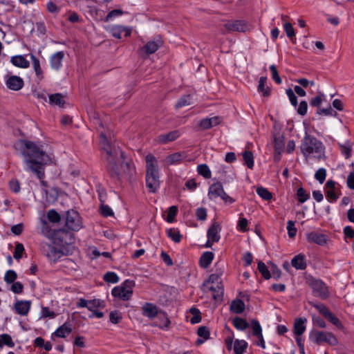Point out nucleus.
<instances>
[{
  "instance_id": "32",
  "label": "nucleus",
  "mask_w": 354,
  "mask_h": 354,
  "mask_svg": "<svg viewBox=\"0 0 354 354\" xmlns=\"http://www.w3.org/2000/svg\"><path fill=\"white\" fill-rule=\"evenodd\" d=\"M160 46V44L158 41H149L142 48V50L147 55L154 53Z\"/></svg>"
},
{
  "instance_id": "10",
  "label": "nucleus",
  "mask_w": 354,
  "mask_h": 354,
  "mask_svg": "<svg viewBox=\"0 0 354 354\" xmlns=\"http://www.w3.org/2000/svg\"><path fill=\"white\" fill-rule=\"evenodd\" d=\"M82 227V218L76 210H68V230L78 231Z\"/></svg>"
},
{
  "instance_id": "51",
  "label": "nucleus",
  "mask_w": 354,
  "mask_h": 354,
  "mask_svg": "<svg viewBox=\"0 0 354 354\" xmlns=\"http://www.w3.org/2000/svg\"><path fill=\"white\" fill-rule=\"evenodd\" d=\"M122 319V313L118 310L111 311L109 314L110 322L113 324H118Z\"/></svg>"
},
{
  "instance_id": "24",
  "label": "nucleus",
  "mask_w": 354,
  "mask_h": 354,
  "mask_svg": "<svg viewBox=\"0 0 354 354\" xmlns=\"http://www.w3.org/2000/svg\"><path fill=\"white\" fill-rule=\"evenodd\" d=\"M64 53L59 51L50 57V66L53 69L58 70L62 66V62L64 58Z\"/></svg>"
},
{
  "instance_id": "6",
  "label": "nucleus",
  "mask_w": 354,
  "mask_h": 354,
  "mask_svg": "<svg viewBox=\"0 0 354 354\" xmlns=\"http://www.w3.org/2000/svg\"><path fill=\"white\" fill-rule=\"evenodd\" d=\"M310 339L316 344L328 343L330 346H336L338 340L330 332L312 330L309 335Z\"/></svg>"
},
{
  "instance_id": "18",
  "label": "nucleus",
  "mask_w": 354,
  "mask_h": 354,
  "mask_svg": "<svg viewBox=\"0 0 354 354\" xmlns=\"http://www.w3.org/2000/svg\"><path fill=\"white\" fill-rule=\"evenodd\" d=\"M31 306L30 301H17L15 304V310L17 313L24 316L28 315Z\"/></svg>"
},
{
  "instance_id": "27",
  "label": "nucleus",
  "mask_w": 354,
  "mask_h": 354,
  "mask_svg": "<svg viewBox=\"0 0 354 354\" xmlns=\"http://www.w3.org/2000/svg\"><path fill=\"white\" fill-rule=\"evenodd\" d=\"M11 63L19 68H28L30 66L29 62L22 55H15L11 57Z\"/></svg>"
},
{
  "instance_id": "45",
  "label": "nucleus",
  "mask_w": 354,
  "mask_h": 354,
  "mask_svg": "<svg viewBox=\"0 0 354 354\" xmlns=\"http://www.w3.org/2000/svg\"><path fill=\"white\" fill-rule=\"evenodd\" d=\"M75 240V236L73 233L68 232V255L73 254L75 252H77V249L73 245Z\"/></svg>"
},
{
  "instance_id": "14",
  "label": "nucleus",
  "mask_w": 354,
  "mask_h": 354,
  "mask_svg": "<svg viewBox=\"0 0 354 354\" xmlns=\"http://www.w3.org/2000/svg\"><path fill=\"white\" fill-rule=\"evenodd\" d=\"M159 313L158 309L156 305L152 303L146 302L142 307V314L143 316L150 319L156 317Z\"/></svg>"
},
{
  "instance_id": "23",
  "label": "nucleus",
  "mask_w": 354,
  "mask_h": 354,
  "mask_svg": "<svg viewBox=\"0 0 354 354\" xmlns=\"http://www.w3.org/2000/svg\"><path fill=\"white\" fill-rule=\"evenodd\" d=\"M208 290L212 292V297L215 301L223 300L224 289L221 283L217 284L216 287L211 285L208 287Z\"/></svg>"
},
{
  "instance_id": "60",
  "label": "nucleus",
  "mask_w": 354,
  "mask_h": 354,
  "mask_svg": "<svg viewBox=\"0 0 354 354\" xmlns=\"http://www.w3.org/2000/svg\"><path fill=\"white\" fill-rule=\"evenodd\" d=\"M66 334V322L63 324L53 333V336L57 337H65Z\"/></svg>"
},
{
  "instance_id": "28",
  "label": "nucleus",
  "mask_w": 354,
  "mask_h": 354,
  "mask_svg": "<svg viewBox=\"0 0 354 354\" xmlns=\"http://www.w3.org/2000/svg\"><path fill=\"white\" fill-rule=\"evenodd\" d=\"M45 193L46 201L48 203H53L58 198V191L53 187L45 188L43 189Z\"/></svg>"
},
{
  "instance_id": "44",
  "label": "nucleus",
  "mask_w": 354,
  "mask_h": 354,
  "mask_svg": "<svg viewBox=\"0 0 354 354\" xmlns=\"http://www.w3.org/2000/svg\"><path fill=\"white\" fill-rule=\"evenodd\" d=\"M103 279L107 283H116L119 281V277L113 272H107L104 274Z\"/></svg>"
},
{
  "instance_id": "31",
  "label": "nucleus",
  "mask_w": 354,
  "mask_h": 354,
  "mask_svg": "<svg viewBox=\"0 0 354 354\" xmlns=\"http://www.w3.org/2000/svg\"><path fill=\"white\" fill-rule=\"evenodd\" d=\"M245 310V304L240 299L232 301L230 305V310L236 314L242 313Z\"/></svg>"
},
{
  "instance_id": "59",
  "label": "nucleus",
  "mask_w": 354,
  "mask_h": 354,
  "mask_svg": "<svg viewBox=\"0 0 354 354\" xmlns=\"http://www.w3.org/2000/svg\"><path fill=\"white\" fill-rule=\"evenodd\" d=\"M197 334L199 337L207 339L209 337V330L207 326H201L198 328Z\"/></svg>"
},
{
  "instance_id": "33",
  "label": "nucleus",
  "mask_w": 354,
  "mask_h": 354,
  "mask_svg": "<svg viewBox=\"0 0 354 354\" xmlns=\"http://www.w3.org/2000/svg\"><path fill=\"white\" fill-rule=\"evenodd\" d=\"M30 57L32 62L33 68L39 80H41L44 78L43 71L40 66L39 59L33 55H30Z\"/></svg>"
},
{
  "instance_id": "39",
  "label": "nucleus",
  "mask_w": 354,
  "mask_h": 354,
  "mask_svg": "<svg viewBox=\"0 0 354 354\" xmlns=\"http://www.w3.org/2000/svg\"><path fill=\"white\" fill-rule=\"evenodd\" d=\"M233 325L236 328L241 330H245L249 327V324L246 320L241 317H235L233 319Z\"/></svg>"
},
{
  "instance_id": "48",
  "label": "nucleus",
  "mask_w": 354,
  "mask_h": 354,
  "mask_svg": "<svg viewBox=\"0 0 354 354\" xmlns=\"http://www.w3.org/2000/svg\"><path fill=\"white\" fill-rule=\"evenodd\" d=\"M297 196L298 201L300 203H304L310 198V195L306 192V190L303 187L298 188Z\"/></svg>"
},
{
  "instance_id": "53",
  "label": "nucleus",
  "mask_w": 354,
  "mask_h": 354,
  "mask_svg": "<svg viewBox=\"0 0 354 354\" xmlns=\"http://www.w3.org/2000/svg\"><path fill=\"white\" fill-rule=\"evenodd\" d=\"M17 277V273L12 270H8L4 277V280L7 283H14Z\"/></svg>"
},
{
  "instance_id": "43",
  "label": "nucleus",
  "mask_w": 354,
  "mask_h": 354,
  "mask_svg": "<svg viewBox=\"0 0 354 354\" xmlns=\"http://www.w3.org/2000/svg\"><path fill=\"white\" fill-rule=\"evenodd\" d=\"M257 194L263 200L269 201L272 198L271 192L268 189L260 187L257 189Z\"/></svg>"
},
{
  "instance_id": "56",
  "label": "nucleus",
  "mask_w": 354,
  "mask_h": 354,
  "mask_svg": "<svg viewBox=\"0 0 354 354\" xmlns=\"http://www.w3.org/2000/svg\"><path fill=\"white\" fill-rule=\"evenodd\" d=\"M287 230L290 238H294L297 234V228L295 227V222L288 221L287 223Z\"/></svg>"
},
{
  "instance_id": "42",
  "label": "nucleus",
  "mask_w": 354,
  "mask_h": 354,
  "mask_svg": "<svg viewBox=\"0 0 354 354\" xmlns=\"http://www.w3.org/2000/svg\"><path fill=\"white\" fill-rule=\"evenodd\" d=\"M3 345H6L11 348L15 346L11 337L8 334L0 335V348Z\"/></svg>"
},
{
  "instance_id": "61",
  "label": "nucleus",
  "mask_w": 354,
  "mask_h": 354,
  "mask_svg": "<svg viewBox=\"0 0 354 354\" xmlns=\"http://www.w3.org/2000/svg\"><path fill=\"white\" fill-rule=\"evenodd\" d=\"M317 113L318 115H334L337 114L336 111H335L330 106H328L326 109L318 108L317 110Z\"/></svg>"
},
{
  "instance_id": "20",
  "label": "nucleus",
  "mask_w": 354,
  "mask_h": 354,
  "mask_svg": "<svg viewBox=\"0 0 354 354\" xmlns=\"http://www.w3.org/2000/svg\"><path fill=\"white\" fill-rule=\"evenodd\" d=\"M111 33L117 39H120L122 33H124V37H127L130 36L131 29L120 25L114 26L111 28Z\"/></svg>"
},
{
  "instance_id": "19",
  "label": "nucleus",
  "mask_w": 354,
  "mask_h": 354,
  "mask_svg": "<svg viewBox=\"0 0 354 354\" xmlns=\"http://www.w3.org/2000/svg\"><path fill=\"white\" fill-rule=\"evenodd\" d=\"M111 294L114 297H118L123 301H128L132 297L131 292L127 291L120 286L114 287L112 289Z\"/></svg>"
},
{
  "instance_id": "34",
  "label": "nucleus",
  "mask_w": 354,
  "mask_h": 354,
  "mask_svg": "<svg viewBox=\"0 0 354 354\" xmlns=\"http://www.w3.org/2000/svg\"><path fill=\"white\" fill-rule=\"evenodd\" d=\"M266 81V77H261L258 85V91L263 93V95L265 97H268L270 95V88L269 87H265Z\"/></svg>"
},
{
  "instance_id": "50",
  "label": "nucleus",
  "mask_w": 354,
  "mask_h": 354,
  "mask_svg": "<svg viewBox=\"0 0 354 354\" xmlns=\"http://www.w3.org/2000/svg\"><path fill=\"white\" fill-rule=\"evenodd\" d=\"M104 302L100 299H94L88 301V309L90 311H93L95 308L98 307H104Z\"/></svg>"
},
{
  "instance_id": "40",
  "label": "nucleus",
  "mask_w": 354,
  "mask_h": 354,
  "mask_svg": "<svg viewBox=\"0 0 354 354\" xmlns=\"http://www.w3.org/2000/svg\"><path fill=\"white\" fill-rule=\"evenodd\" d=\"M243 158L245 164L249 169H252L254 167V156L250 151H245L243 153Z\"/></svg>"
},
{
  "instance_id": "62",
  "label": "nucleus",
  "mask_w": 354,
  "mask_h": 354,
  "mask_svg": "<svg viewBox=\"0 0 354 354\" xmlns=\"http://www.w3.org/2000/svg\"><path fill=\"white\" fill-rule=\"evenodd\" d=\"M196 216L199 221H205L207 218V210L205 207H199L196 211Z\"/></svg>"
},
{
  "instance_id": "49",
  "label": "nucleus",
  "mask_w": 354,
  "mask_h": 354,
  "mask_svg": "<svg viewBox=\"0 0 354 354\" xmlns=\"http://www.w3.org/2000/svg\"><path fill=\"white\" fill-rule=\"evenodd\" d=\"M252 327V334L255 337H259L262 335V329L259 322L257 319H252L251 322Z\"/></svg>"
},
{
  "instance_id": "57",
  "label": "nucleus",
  "mask_w": 354,
  "mask_h": 354,
  "mask_svg": "<svg viewBox=\"0 0 354 354\" xmlns=\"http://www.w3.org/2000/svg\"><path fill=\"white\" fill-rule=\"evenodd\" d=\"M270 70L271 71L272 78V80L277 84H280L281 83V79L279 75L277 67L275 65H271L270 66Z\"/></svg>"
},
{
  "instance_id": "29",
  "label": "nucleus",
  "mask_w": 354,
  "mask_h": 354,
  "mask_svg": "<svg viewBox=\"0 0 354 354\" xmlns=\"http://www.w3.org/2000/svg\"><path fill=\"white\" fill-rule=\"evenodd\" d=\"M49 103L52 105L64 108L65 104L64 97L61 93H55L49 95Z\"/></svg>"
},
{
  "instance_id": "30",
  "label": "nucleus",
  "mask_w": 354,
  "mask_h": 354,
  "mask_svg": "<svg viewBox=\"0 0 354 354\" xmlns=\"http://www.w3.org/2000/svg\"><path fill=\"white\" fill-rule=\"evenodd\" d=\"M214 259V254L212 252H205L201 257L199 263L201 267L207 268L211 264Z\"/></svg>"
},
{
  "instance_id": "2",
  "label": "nucleus",
  "mask_w": 354,
  "mask_h": 354,
  "mask_svg": "<svg viewBox=\"0 0 354 354\" xmlns=\"http://www.w3.org/2000/svg\"><path fill=\"white\" fill-rule=\"evenodd\" d=\"M19 142L24 147L22 154L28 169L35 173L38 178L43 179V166L50 160L49 156L33 142L21 140Z\"/></svg>"
},
{
  "instance_id": "58",
  "label": "nucleus",
  "mask_w": 354,
  "mask_h": 354,
  "mask_svg": "<svg viewBox=\"0 0 354 354\" xmlns=\"http://www.w3.org/2000/svg\"><path fill=\"white\" fill-rule=\"evenodd\" d=\"M190 95H185L179 99L176 104V108L179 109L190 104Z\"/></svg>"
},
{
  "instance_id": "64",
  "label": "nucleus",
  "mask_w": 354,
  "mask_h": 354,
  "mask_svg": "<svg viewBox=\"0 0 354 354\" xmlns=\"http://www.w3.org/2000/svg\"><path fill=\"white\" fill-rule=\"evenodd\" d=\"M286 94L290 100L291 104L294 106L297 105V97L295 95L294 91L291 88L286 90Z\"/></svg>"
},
{
  "instance_id": "52",
  "label": "nucleus",
  "mask_w": 354,
  "mask_h": 354,
  "mask_svg": "<svg viewBox=\"0 0 354 354\" xmlns=\"http://www.w3.org/2000/svg\"><path fill=\"white\" fill-rule=\"evenodd\" d=\"M178 212V208L176 206H171L167 212L166 221L168 223H173Z\"/></svg>"
},
{
  "instance_id": "46",
  "label": "nucleus",
  "mask_w": 354,
  "mask_h": 354,
  "mask_svg": "<svg viewBox=\"0 0 354 354\" xmlns=\"http://www.w3.org/2000/svg\"><path fill=\"white\" fill-rule=\"evenodd\" d=\"M284 30L288 36V37L293 42H295V30L292 26V24L290 23H285L284 24Z\"/></svg>"
},
{
  "instance_id": "5",
  "label": "nucleus",
  "mask_w": 354,
  "mask_h": 354,
  "mask_svg": "<svg viewBox=\"0 0 354 354\" xmlns=\"http://www.w3.org/2000/svg\"><path fill=\"white\" fill-rule=\"evenodd\" d=\"M306 283L312 289L315 297L326 299L330 296L328 287L322 280L310 276L306 279Z\"/></svg>"
},
{
  "instance_id": "41",
  "label": "nucleus",
  "mask_w": 354,
  "mask_h": 354,
  "mask_svg": "<svg viewBox=\"0 0 354 354\" xmlns=\"http://www.w3.org/2000/svg\"><path fill=\"white\" fill-rule=\"evenodd\" d=\"M258 270L265 279H270V272L268 270L267 266L263 262L259 261L258 263Z\"/></svg>"
},
{
  "instance_id": "63",
  "label": "nucleus",
  "mask_w": 354,
  "mask_h": 354,
  "mask_svg": "<svg viewBox=\"0 0 354 354\" xmlns=\"http://www.w3.org/2000/svg\"><path fill=\"white\" fill-rule=\"evenodd\" d=\"M135 286V282L132 280L127 279L125 280L120 286L124 288L127 291L131 292L133 295V288Z\"/></svg>"
},
{
  "instance_id": "38",
  "label": "nucleus",
  "mask_w": 354,
  "mask_h": 354,
  "mask_svg": "<svg viewBox=\"0 0 354 354\" xmlns=\"http://www.w3.org/2000/svg\"><path fill=\"white\" fill-rule=\"evenodd\" d=\"M198 173L205 178H210L212 176L211 171L206 164L198 165L197 167Z\"/></svg>"
},
{
  "instance_id": "54",
  "label": "nucleus",
  "mask_w": 354,
  "mask_h": 354,
  "mask_svg": "<svg viewBox=\"0 0 354 354\" xmlns=\"http://www.w3.org/2000/svg\"><path fill=\"white\" fill-rule=\"evenodd\" d=\"M326 177V170L324 168H320L315 172V178L320 184H322L325 181Z\"/></svg>"
},
{
  "instance_id": "16",
  "label": "nucleus",
  "mask_w": 354,
  "mask_h": 354,
  "mask_svg": "<svg viewBox=\"0 0 354 354\" xmlns=\"http://www.w3.org/2000/svg\"><path fill=\"white\" fill-rule=\"evenodd\" d=\"M307 240L310 243H314L319 245H324L327 243L328 239L326 234L311 232L306 236Z\"/></svg>"
},
{
  "instance_id": "3",
  "label": "nucleus",
  "mask_w": 354,
  "mask_h": 354,
  "mask_svg": "<svg viewBox=\"0 0 354 354\" xmlns=\"http://www.w3.org/2000/svg\"><path fill=\"white\" fill-rule=\"evenodd\" d=\"M146 185L149 192L155 193L160 187L159 172L156 157L149 153L145 157Z\"/></svg>"
},
{
  "instance_id": "25",
  "label": "nucleus",
  "mask_w": 354,
  "mask_h": 354,
  "mask_svg": "<svg viewBox=\"0 0 354 354\" xmlns=\"http://www.w3.org/2000/svg\"><path fill=\"white\" fill-rule=\"evenodd\" d=\"M307 321L306 318H297L295 319L293 332L296 336L301 335L306 330L305 322Z\"/></svg>"
},
{
  "instance_id": "47",
  "label": "nucleus",
  "mask_w": 354,
  "mask_h": 354,
  "mask_svg": "<svg viewBox=\"0 0 354 354\" xmlns=\"http://www.w3.org/2000/svg\"><path fill=\"white\" fill-rule=\"evenodd\" d=\"M100 213L104 217L112 216L114 214L111 208L109 205H105V203L100 204Z\"/></svg>"
},
{
  "instance_id": "35",
  "label": "nucleus",
  "mask_w": 354,
  "mask_h": 354,
  "mask_svg": "<svg viewBox=\"0 0 354 354\" xmlns=\"http://www.w3.org/2000/svg\"><path fill=\"white\" fill-rule=\"evenodd\" d=\"M247 347L248 343L245 340L236 339L234 345V354H243Z\"/></svg>"
},
{
  "instance_id": "26",
  "label": "nucleus",
  "mask_w": 354,
  "mask_h": 354,
  "mask_svg": "<svg viewBox=\"0 0 354 354\" xmlns=\"http://www.w3.org/2000/svg\"><path fill=\"white\" fill-rule=\"evenodd\" d=\"M186 158L185 152L174 153L166 158V162L168 165H174L180 163L184 158Z\"/></svg>"
},
{
  "instance_id": "37",
  "label": "nucleus",
  "mask_w": 354,
  "mask_h": 354,
  "mask_svg": "<svg viewBox=\"0 0 354 354\" xmlns=\"http://www.w3.org/2000/svg\"><path fill=\"white\" fill-rule=\"evenodd\" d=\"M167 234L175 243H179L181 241L182 235L180 232L175 228H170L167 230Z\"/></svg>"
},
{
  "instance_id": "15",
  "label": "nucleus",
  "mask_w": 354,
  "mask_h": 354,
  "mask_svg": "<svg viewBox=\"0 0 354 354\" xmlns=\"http://www.w3.org/2000/svg\"><path fill=\"white\" fill-rule=\"evenodd\" d=\"M221 230V225L217 222H214L207 230V236L209 241H212L213 243L218 242L220 240L219 232Z\"/></svg>"
},
{
  "instance_id": "4",
  "label": "nucleus",
  "mask_w": 354,
  "mask_h": 354,
  "mask_svg": "<svg viewBox=\"0 0 354 354\" xmlns=\"http://www.w3.org/2000/svg\"><path fill=\"white\" fill-rule=\"evenodd\" d=\"M324 146L323 143L315 137L306 133L301 140L300 149L306 159L311 155L319 160L324 153Z\"/></svg>"
},
{
  "instance_id": "17",
  "label": "nucleus",
  "mask_w": 354,
  "mask_h": 354,
  "mask_svg": "<svg viewBox=\"0 0 354 354\" xmlns=\"http://www.w3.org/2000/svg\"><path fill=\"white\" fill-rule=\"evenodd\" d=\"M8 88L13 91H19L24 86V80L19 76L11 75L6 82Z\"/></svg>"
},
{
  "instance_id": "9",
  "label": "nucleus",
  "mask_w": 354,
  "mask_h": 354,
  "mask_svg": "<svg viewBox=\"0 0 354 354\" xmlns=\"http://www.w3.org/2000/svg\"><path fill=\"white\" fill-rule=\"evenodd\" d=\"M311 306L317 309L320 314H322L326 319L331 322L333 325L338 328H343V325L339 319L335 317L328 308L323 304H315L314 302H309Z\"/></svg>"
},
{
  "instance_id": "13",
  "label": "nucleus",
  "mask_w": 354,
  "mask_h": 354,
  "mask_svg": "<svg viewBox=\"0 0 354 354\" xmlns=\"http://www.w3.org/2000/svg\"><path fill=\"white\" fill-rule=\"evenodd\" d=\"M180 136V133L178 130H174L167 133L160 134L156 137V141L158 144L165 145L169 142H172L178 138Z\"/></svg>"
},
{
  "instance_id": "21",
  "label": "nucleus",
  "mask_w": 354,
  "mask_h": 354,
  "mask_svg": "<svg viewBox=\"0 0 354 354\" xmlns=\"http://www.w3.org/2000/svg\"><path fill=\"white\" fill-rule=\"evenodd\" d=\"M291 264L297 270H305L307 267L305 255L302 254L296 255L292 259Z\"/></svg>"
},
{
  "instance_id": "8",
  "label": "nucleus",
  "mask_w": 354,
  "mask_h": 354,
  "mask_svg": "<svg viewBox=\"0 0 354 354\" xmlns=\"http://www.w3.org/2000/svg\"><path fill=\"white\" fill-rule=\"evenodd\" d=\"M208 197L210 200H214L220 197L225 203H233L235 200L230 196L223 189L220 182L212 184L208 189Z\"/></svg>"
},
{
  "instance_id": "12",
  "label": "nucleus",
  "mask_w": 354,
  "mask_h": 354,
  "mask_svg": "<svg viewBox=\"0 0 354 354\" xmlns=\"http://www.w3.org/2000/svg\"><path fill=\"white\" fill-rule=\"evenodd\" d=\"M228 32H245L247 28L246 23L243 20L229 21L224 24Z\"/></svg>"
},
{
  "instance_id": "7",
  "label": "nucleus",
  "mask_w": 354,
  "mask_h": 354,
  "mask_svg": "<svg viewBox=\"0 0 354 354\" xmlns=\"http://www.w3.org/2000/svg\"><path fill=\"white\" fill-rule=\"evenodd\" d=\"M41 231L43 235L53 240L55 243L59 244L63 242L64 239L60 236V234H65L66 233L64 228L53 230L45 219H41Z\"/></svg>"
},
{
  "instance_id": "22",
  "label": "nucleus",
  "mask_w": 354,
  "mask_h": 354,
  "mask_svg": "<svg viewBox=\"0 0 354 354\" xmlns=\"http://www.w3.org/2000/svg\"><path fill=\"white\" fill-rule=\"evenodd\" d=\"M285 146L284 136L279 133L274 135V147L275 153L281 155Z\"/></svg>"
},
{
  "instance_id": "36",
  "label": "nucleus",
  "mask_w": 354,
  "mask_h": 354,
  "mask_svg": "<svg viewBox=\"0 0 354 354\" xmlns=\"http://www.w3.org/2000/svg\"><path fill=\"white\" fill-rule=\"evenodd\" d=\"M46 216L48 221L53 224H57L61 221V216L56 210L53 209L47 212Z\"/></svg>"
},
{
  "instance_id": "1",
  "label": "nucleus",
  "mask_w": 354,
  "mask_h": 354,
  "mask_svg": "<svg viewBox=\"0 0 354 354\" xmlns=\"http://www.w3.org/2000/svg\"><path fill=\"white\" fill-rule=\"evenodd\" d=\"M100 145L106 154V170L110 177L115 182H120L122 178L131 180L135 174L136 168L131 160L124 162V155L120 147L111 145L106 135L100 136Z\"/></svg>"
},
{
  "instance_id": "55",
  "label": "nucleus",
  "mask_w": 354,
  "mask_h": 354,
  "mask_svg": "<svg viewBox=\"0 0 354 354\" xmlns=\"http://www.w3.org/2000/svg\"><path fill=\"white\" fill-rule=\"evenodd\" d=\"M24 251V247L22 243H17L15 245V249L14 252V258L19 260L21 258L22 254Z\"/></svg>"
},
{
  "instance_id": "11",
  "label": "nucleus",
  "mask_w": 354,
  "mask_h": 354,
  "mask_svg": "<svg viewBox=\"0 0 354 354\" xmlns=\"http://www.w3.org/2000/svg\"><path fill=\"white\" fill-rule=\"evenodd\" d=\"M336 182L328 180L325 184V194L330 203H335L339 198V194L336 193Z\"/></svg>"
}]
</instances>
